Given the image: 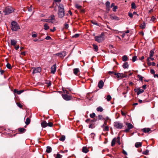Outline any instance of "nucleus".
<instances>
[{
  "instance_id": "4c0bfd02",
  "label": "nucleus",
  "mask_w": 158,
  "mask_h": 158,
  "mask_svg": "<svg viewBox=\"0 0 158 158\" xmlns=\"http://www.w3.org/2000/svg\"><path fill=\"white\" fill-rule=\"evenodd\" d=\"M110 2L109 1H107L106 3V5L107 8H109L110 7Z\"/></svg>"
},
{
  "instance_id": "c9c22d12",
  "label": "nucleus",
  "mask_w": 158,
  "mask_h": 158,
  "mask_svg": "<svg viewBox=\"0 0 158 158\" xmlns=\"http://www.w3.org/2000/svg\"><path fill=\"white\" fill-rule=\"evenodd\" d=\"M98 117L99 120H103L104 118L101 115H99L98 116Z\"/></svg>"
},
{
  "instance_id": "de8ad7c7",
  "label": "nucleus",
  "mask_w": 158,
  "mask_h": 158,
  "mask_svg": "<svg viewBox=\"0 0 158 158\" xmlns=\"http://www.w3.org/2000/svg\"><path fill=\"white\" fill-rule=\"evenodd\" d=\"M16 104L20 108H22L23 107V106L19 103H17Z\"/></svg>"
},
{
  "instance_id": "a19ab883",
  "label": "nucleus",
  "mask_w": 158,
  "mask_h": 158,
  "mask_svg": "<svg viewBox=\"0 0 158 158\" xmlns=\"http://www.w3.org/2000/svg\"><path fill=\"white\" fill-rule=\"evenodd\" d=\"M140 27L142 29H144L145 27V23H143V24H141L140 26Z\"/></svg>"
},
{
  "instance_id": "a18cd8bd",
  "label": "nucleus",
  "mask_w": 158,
  "mask_h": 158,
  "mask_svg": "<svg viewBox=\"0 0 158 158\" xmlns=\"http://www.w3.org/2000/svg\"><path fill=\"white\" fill-rule=\"evenodd\" d=\"M62 157V155H61L60 154L57 153L56 155V158H61Z\"/></svg>"
},
{
  "instance_id": "6e6552de",
  "label": "nucleus",
  "mask_w": 158,
  "mask_h": 158,
  "mask_svg": "<svg viewBox=\"0 0 158 158\" xmlns=\"http://www.w3.org/2000/svg\"><path fill=\"white\" fill-rule=\"evenodd\" d=\"M134 91L135 92H136L137 94L138 95L144 92V90L143 89H140L139 88L135 89H134Z\"/></svg>"
},
{
  "instance_id": "72a5a7b5",
  "label": "nucleus",
  "mask_w": 158,
  "mask_h": 158,
  "mask_svg": "<svg viewBox=\"0 0 158 158\" xmlns=\"http://www.w3.org/2000/svg\"><path fill=\"white\" fill-rule=\"evenodd\" d=\"M117 140H116L117 142L118 143V144H120L121 143L120 141V137L119 136H118L117 138L116 139Z\"/></svg>"
},
{
  "instance_id": "393cba45",
  "label": "nucleus",
  "mask_w": 158,
  "mask_h": 158,
  "mask_svg": "<svg viewBox=\"0 0 158 158\" xmlns=\"http://www.w3.org/2000/svg\"><path fill=\"white\" fill-rule=\"evenodd\" d=\"M128 57L126 55H124L123 56L122 60L124 61H126L128 60Z\"/></svg>"
},
{
  "instance_id": "0e129e2a",
  "label": "nucleus",
  "mask_w": 158,
  "mask_h": 158,
  "mask_svg": "<svg viewBox=\"0 0 158 158\" xmlns=\"http://www.w3.org/2000/svg\"><path fill=\"white\" fill-rule=\"evenodd\" d=\"M94 135H95L94 134V133H92L91 134L90 136H91V137L93 138V139H94Z\"/></svg>"
},
{
  "instance_id": "69168bd1",
  "label": "nucleus",
  "mask_w": 158,
  "mask_h": 158,
  "mask_svg": "<svg viewBox=\"0 0 158 158\" xmlns=\"http://www.w3.org/2000/svg\"><path fill=\"white\" fill-rule=\"evenodd\" d=\"M32 6H31L29 8H28V10L29 11H32Z\"/></svg>"
},
{
  "instance_id": "b1692460",
  "label": "nucleus",
  "mask_w": 158,
  "mask_h": 158,
  "mask_svg": "<svg viewBox=\"0 0 158 158\" xmlns=\"http://www.w3.org/2000/svg\"><path fill=\"white\" fill-rule=\"evenodd\" d=\"M79 72V69L78 68H75L73 69V73L75 75H77Z\"/></svg>"
},
{
  "instance_id": "a878e982",
  "label": "nucleus",
  "mask_w": 158,
  "mask_h": 158,
  "mask_svg": "<svg viewBox=\"0 0 158 158\" xmlns=\"http://www.w3.org/2000/svg\"><path fill=\"white\" fill-rule=\"evenodd\" d=\"M129 65L128 64V63L127 62H125L123 64V68L124 69L128 68V67Z\"/></svg>"
},
{
  "instance_id": "c03bdc74",
  "label": "nucleus",
  "mask_w": 158,
  "mask_h": 158,
  "mask_svg": "<svg viewBox=\"0 0 158 158\" xmlns=\"http://www.w3.org/2000/svg\"><path fill=\"white\" fill-rule=\"evenodd\" d=\"M156 19V18L154 16H152L150 19V21L153 22Z\"/></svg>"
},
{
  "instance_id": "4be33fe9",
  "label": "nucleus",
  "mask_w": 158,
  "mask_h": 158,
  "mask_svg": "<svg viewBox=\"0 0 158 158\" xmlns=\"http://www.w3.org/2000/svg\"><path fill=\"white\" fill-rule=\"evenodd\" d=\"M18 130L19 131L22 133H24L26 131V130L23 128H19Z\"/></svg>"
},
{
  "instance_id": "58836bf2",
  "label": "nucleus",
  "mask_w": 158,
  "mask_h": 158,
  "mask_svg": "<svg viewBox=\"0 0 158 158\" xmlns=\"http://www.w3.org/2000/svg\"><path fill=\"white\" fill-rule=\"evenodd\" d=\"M138 77L139 78V80L140 81H142L143 79V77L141 76L140 75H137Z\"/></svg>"
},
{
  "instance_id": "2eb2a0df",
  "label": "nucleus",
  "mask_w": 158,
  "mask_h": 158,
  "mask_svg": "<svg viewBox=\"0 0 158 158\" xmlns=\"http://www.w3.org/2000/svg\"><path fill=\"white\" fill-rule=\"evenodd\" d=\"M117 139L116 138H114L112 140L111 143V146H113L115 144L116 142V141Z\"/></svg>"
},
{
  "instance_id": "bf43d9fd",
  "label": "nucleus",
  "mask_w": 158,
  "mask_h": 158,
  "mask_svg": "<svg viewBox=\"0 0 158 158\" xmlns=\"http://www.w3.org/2000/svg\"><path fill=\"white\" fill-rule=\"evenodd\" d=\"M150 73L151 74H154L155 73V71L153 69H151L150 70Z\"/></svg>"
},
{
  "instance_id": "423d86ee",
  "label": "nucleus",
  "mask_w": 158,
  "mask_h": 158,
  "mask_svg": "<svg viewBox=\"0 0 158 158\" xmlns=\"http://www.w3.org/2000/svg\"><path fill=\"white\" fill-rule=\"evenodd\" d=\"M55 55L59 56L61 58H63V57L66 55V52H61L56 53L55 54Z\"/></svg>"
},
{
  "instance_id": "2f4dec72",
  "label": "nucleus",
  "mask_w": 158,
  "mask_h": 158,
  "mask_svg": "<svg viewBox=\"0 0 158 158\" xmlns=\"http://www.w3.org/2000/svg\"><path fill=\"white\" fill-rule=\"evenodd\" d=\"M131 8L132 9H135L136 8V6L135 3L132 2L131 4Z\"/></svg>"
},
{
  "instance_id": "603ef678",
  "label": "nucleus",
  "mask_w": 158,
  "mask_h": 158,
  "mask_svg": "<svg viewBox=\"0 0 158 158\" xmlns=\"http://www.w3.org/2000/svg\"><path fill=\"white\" fill-rule=\"evenodd\" d=\"M128 15L131 18H132L133 17V14L130 12L128 13Z\"/></svg>"
},
{
  "instance_id": "6e6d98bb",
  "label": "nucleus",
  "mask_w": 158,
  "mask_h": 158,
  "mask_svg": "<svg viewBox=\"0 0 158 158\" xmlns=\"http://www.w3.org/2000/svg\"><path fill=\"white\" fill-rule=\"evenodd\" d=\"M81 6L79 5L78 4H76L75 5V7L77 9H80L81 8Z\"/></svg>"
},
{
  "instance_id": "7c9ffc66",
  "label": "nucleus",
  "mask_w": 158,
  "mask_h": 158,
  "mask_svg": "<svg viewBox=\"0 0 158 158\" xmlns=\"http://www.w3.org/2000/svg\"><path fill=\"white\" fill-rule=\"evenodd\" d=\"M44 29L45 30H47L49 29V27L48 26V24H47V23H45L44 24Z\"/></svg>"
},
{
  "instance_id": "c756f323",
  "label": "nucleus",
  "mask_w": 158,
  "mask_h": 158,
  "mask_svg": "<svg viewBox=\"0 0 158 158\" xmlns=\"http://www.w3.org/2000/svg\"><path fill=\"white\" fill-rule=\"evenodd\" d=\"M97 110L98 111L101 112L103 111V109L101 106H99L97 108Z\"/></svg>"
},
{
  "instance_id": "4d7b16f0",
  "label": "nucleus",
  "mask_w": 158,
  "mask_h": 158,
  "mask_svg": "<svg viewBox=\"0 0 158 158\" xmlns=\"http://www.w3.org/2000/svg\"><path fill=\"white\" fill-rule=\"evenodd\" d=\"M50 19L51 20V22L52 20H53L55 19V16L54 15H52L50 17Z\"/></svg>"
},
{
  "instance_id": "39448f33",
  "label": "nucleus",
  "mask_w": 158,
  "mask_h": 158,
  "mask_svg": "<svg viewBox=\"0 0 158 158\" xmlns=\"http://www.w3.org/2000/svg\"><path fill=\"white\" fill-rule=\"evenodd\" d=\"M114 126L116 128L121 129L123 127V124L117 121L114 123Z\"/></svg>"
},
{
  "instance_id": "7ed1b4c3",
  "label": "nucleus",
  "mask_w": 158,
  "mask_h": 158,
  "mask_svg": "<svg viewBox=\"0 0 158 158\" xmlns=\"http://www.w3.org/2000/svg\"><path fill=\"white\" fill-rule=\"evenodd\" d=\"M14 10L12 7L8 6L5 8L3 12L4 13L5 15H8L13 12L14 11Z\"/></svg>"
},
{
  "instance_id": "052dcab7",
  "label": "nucleus",
  "mask_w": 158,
  "mask_h": 158,
  "mask_svg": "<svg viewBox=\"0 0 158 158\" xmlns=\"http://www.w3.org/2000/svg\"><path fill=\"white\" fill-rule=\"evenodd\" d=\"M44 21H45V22H51V20L50 19H44Z\"/></svg>"
},
{
  "instance_id": "dca6fc26",
  "label": "nucleus",
  "mask_w": 158,
  "mask_h": 158,
  "mask_svg": "<svg viewBox=\"0 0 158 158\" xmlns=\"http://www.w3.org/2000/svg\"><path fill=\"white\" fill-rule=\"evenodd\" d=\"M126 125L127 126V128L130 129L134 127L133 125L129 123H127Z\"/></svg>"
},
{
  "instance_id": "8fccbe9b",
  "label": "nucleus",
  "mask_w": 158,
  "mask_h": 158,
  "mask_svg": "<svg viewBox=\"0 0 158 158\" xmlns=\"http://www.w3.org/2000/svg\"><path fill=\"white\" fill-rule=\"evenodd\" d=\"M53 126V123L51 122H49L48 123V126L50 127H52Z\"/></svg>"
},
{
  "instance_id": "bb28decb",
  "label": "nucleus",
  "mask_w": 158,
  "mask_h": 158,
  "mask_svg": "<svg viewBox=\"0 0 158 158\" xmlns=\"http://www.w3.org/2000/svg\"><path fill=\"white\" fill-rule=\"evenodd\" d=\"M65 137L64 135H63L61 136V137L60 138L59 140L62 141H64L65 140Z\"/></svg>"
},
{
  "instance_id": "09e8293b",
  "label": "nucleus",
  "mask_w": 158,
  "mask_h": 158,
  "mask_svg": "<svg viewBox=\"0 0 158 158\" xmlns=\"http://www.w3.org/2000/svg\"><path fill=\"white\" fill-rule=\"evenodd\" d=\"M23 90H20L19 91H17V94H21L22 93H23Z\"/></svg>"
},
{
  "instance_id": "4468645a",
  "label": "nucleus",
  "mask_w": 158,
  "mask_h": 158,
  "mask_svg": "<svg viewBox=\"0 0 158 158\" xmlns=\"http://www.w3.org/2000/svg\"><path fill=\"white\" fill-rule=\"evenodd\" d=\"M41 125L43 127H45L48 126V123L45 121H44L41 123Z\"/></svg>"
},
{
  "instance_id": "5701e85b",
  "label": "nucleus",
  "mask_w": 158,
  "mask_h": 158,
  "mask_svg": "<svg viewBox=\"0 0 158 158\" xmlns=\"http://www.w3.org/2000/svg\"><path fill=\"white\" fill-rule=\"evenodd\" d=\"M103 128L104 131H108L109 130V127L108 126H105L104 127H102Z\"/></svg>"
},
{
  "instance_id": "473e14b6",
  "label": "nucleus",
  "mask_w": 158,
  "mask_h": 158,
  "mask_svg": "<svg viewBox=\"0 0 158 158\" xmlns=\"http://www.w3.org/2000/svg\"><path fill=\"white\" fill-rule=\"evenodd\" d=\"M149 152V150L147 149L145 151H143L142 153L144 155H148V154Z\"/></svg>"
},
{
  "instance_id": "1a4fd4ad",
  "label": "nucleus",
  "mask_w": 158,
  "mask_h": 158,
  "mask_svg": "<svg viewBox=\"0 0 158 158\" xmlns=\"http://www.w3.org/2000/svg\"><path fill=\"white\" fill-rule=\"evenodd\" d=\"M41 69L40 67H38L37 68H34L32 72V73L34 74L41 72Z\"/></svg>"
},
{
  "instance_id": "ddd939ff",
  "label": "nucleus",
  "mask_w": 158,
  "mask_h": 158,
  "mask_svg": "<svg viewBox=\"0 0 158 158\" xmlns=\"http://www.w3.org/2000/svg\"><path fill=\"white\" fill-rule=\"evenodd\" d=\"M114 75H116V77L118 78H123V73H114Z\"/></svg>"
},
{
  "instance_id": "e433bc0d",
  "label": "nucleus",
  "mask_w": 158,
  "mask_h": 158,
  "mask_svg": "<svg viewBox=\"0 0 158 158\" xmlns=\"http://www.w3.org/2000/svg\"><path fill=\"white\" fill-rule=\"evenodd\" d=\"M111 99V97L110 95H108L106 98L107 100L108 101H109Z\"/></svg>"
},
{
  "instance_id": "774afa93",
  "label": "nucleus",
  "mask_w": 158,
  "mask_h": 158,
  "mask_svg": "<svg viewBox=\"0 0 158 158\" xmlns=\"http://www.w3.org/2000/svg\"><path fill=\"white\" fill-rule=\"evenodd\" d=\"M121 114L123 116H125L126 114L124 113L123 111H121Z\"/></svg>"
},
{
  "instance_id": "79ce46f5",
  "label": "nucleus",
  "mask_w": 158,
  "mask_h": 158,
  "mask_svg": "<svg viewBox=\"0 0 158 158\" xmlns=\"http://www.w3.org/2000/svg\"><path fill=\"white\" fill-rule=\"evenodd\" d=\"M137 58V57L136 56H133L132 57V61L133 62H134L136 60Z\"/></svg>"
},
{
  "instance_id": "5fc2aeb1",
  "label": "nucleus",
  "mask_w": 158,
  "mask_h": 158,
  "mask_svg": "<svg viewBox=\"0 0 158 158\" xmlns=\"http://www.w3.org/2000/svg\"><path fill=\"white\" fill-rule=\"evenodd\" d=\"M117 9V7L116 6H114V8L113 9V10L114 11H116V9Z\"/></svg>"
},
{
  "instance_id": "3c124183",
  "label": "nucleus",
  "mask_w": 158,
  "mask_h": 158,
  "mask_svg": "<svg viewBox=\"0 0 158 158\" xmlns=\"http://www.w3.org/2000/svg\"><path fill=\"white\" fill-rule=\"evenodd\" d=\"M107 124V121H106V120H105V121L104 122V123L101 126L102 127H104V126H105Z\"/></svg>"
},
{
  "instance_id": "9d476101",
  "label": "nucleus",
  "mask_w": 158,
  "mask_h": 158,
  "mask_svg": "<svg viewBox=\"0 0 158 158\" xmlns=\"http://www.w3.org/2000/svg\"><path fill=\"white\" fill-rule=\"evenodd\" d=\"M110 19L112 20H114L116 21H118L119 20V19L118 17L113 14L111 15L110 16Z\"/></svg>"
},
{
  "instance_id": "c85d7f7f",
  "label": "nucleus",
  "mask_w": 158,
  "mask_h": 158,
  "mask_svg": "<svg viewBox=\"0 0 158 158\" xmlns=\"http://www.w3.org/2000/svg\"><path fill=\"white\" fill-rule=\"evenodd\" d=\"M93 45L94 51L95 52H97L98 49V46L94 44Z\"/></svg>"
},
{
  "instance_id": "f704fd0d",
  "label": "nucleus",
  "mask_w": 158,
  "mask_h": 158,
  "mask_svg": "<svg viewBox=\"0 0 158 158\" xmlns=\"http://www.w3.org/2000/svg\"><path fill=\"white\" fill-rule=\"evenodd\" d=\"M154 51L152 50H151L150 52V54H149L150 57L153 56L154 55Z\"/></svg>"
},
{
  "instance_id": "6ab92c4d",
  "label": "nucleus",
  "mask_w": 158,
  "mask_h": 158,
  "mask_svg": "<svg viewBox=\"0 0 158 158\" xmlns=\"http://www.w3.org/2000/svg\"><path fill=\"white\" fill-rule=\"evenodd\" d=\"M52 150V148L50 147L47 146V147L46 152L48 153H49L51 152Z\"/></svg>"
},
{
  "instance_id": "f3484780",
  "label": "nucleus",
  "mask_w": 158,
  "mask_h": 158,
  "mask_svg": "<svg viewBox=\"0 0 158 158\" xmlns=\"http://www.w3.org/2000/svg\"><path fill=\"white\" fill-rule=\"evenodd\" d=\"M142 130L144 133H148L150 131V129L149 128H145L143 129Z\"/></svg>"
},
{
  "instance_id": "864d4df0",
  "label": "nucleus",
  "mask_w": 158,
  "mask_h": 158,
  "mask_svg": "<svg viewBox=\"0 0 158 158\" xmlns=\"http://www.w3.org/2000/svg\"><path fill=\"white\" fill-rule=\"evenodd\" d=\"M64 28L66 29H67L69 28V24L65 23L64 24Z\"/></svg>"
},
{
  "instance_id": "a211bd4d",
  "label": "nucleus",
  "mask_w": 158,
  "mask_h": 158,
  "mask_svg": "<svg viewBox=\"0 0 158 158\" xmlns=\"http://www.w3.org/2000/svg\"><path fill=\"white\" fill-rule=\"evenodd\" d=\"M142 143L140 142H136L135 143V146L136 148H138L142 146Z\"/></svg>"
},
{
  "instance_id": "ea45409f",
  "label": "nucleus",
  "mask_w": 158,
  "mask_h": 158,
  "mask_svg": "<svg viewBox=\"0 0 158 158\" xmlns=\"http://www.w3.org/2000/svg\"><path fill=\"white\" fill-rule=\"evenodd\" d=\"M6 66L7 68H8L9 69H11V68H12V67L11 66L10 64H9V63H8L6 65Z\"/></svg>"
},
{
  "instance_id": "e2e57ef3",
  "label": "nucleus",
  "mask_w": 158,
  "mask_h": 158,
  "mask_svg": "<svg viewBox=\"0 0 158 158\" xmlns=\"http://www.w3.org/2000/svg\"><path fill=\"white\" fill-rule=\"evenodd\" d=\"M37 36V35L36 34H33L32 35V37L33 38H35Z\"/></svg>"
},
{
  "instance_id": "49530a36",
  "label": "nucleus",
  "mask_w": 158,
  "mask_h": 158,
  "mask_svg": "<svg viewBox=\"0 0 158 158\" xmlns=\"http://www.w3.org/2000/svg\"><path fill=\"white\" fill-rule=\"evenodd\" d=\"M80 35V34H76L75 35H74L73 36V38H77Z\"/></svg>"
},
{
  "instance_id": "680f3d73",
  "label": "nucleus",
  "mask_w": 158,
  "mask_h": 158,
  "mask_svg": "<svg viewBox=\"0 0 158 158\" xmlns=\"http://www.w3.org/2000/svg\"><path fill=\"white\" fill-rule=\"evenodd\" d=\"M63 90L64 93H66V94H69V92L67 90H64V89H63Z\"/></svg>"
},
{
  "instance_id": "412c9836",
  "label": "nucleus",
  "mask_w": 158,
  "mask_h": 158,
  "mask_svg": "<svg viewBox=\"0 0 158 158\" xmlns=\"http://www.w3.org/2000/svg\"><path fill=\"white\" fill-rule=\"evenodd\" d=\"M17 41L15 40H11V44L12 45L15 46L16 45Z\"/></svg>"
},
{
  "instance_id": "f257e3e1",
  "label": "nucleus",
  "mask_w": 158,
  "mask_h": 158,
  "mask_svg": "<svg viewBox=\"0 0 158 158\" xmlns=\"http://www.w3.org/2000/svg\"><path fill=\"white\" fill-rule=\"evenodd\" d=\"M58 15L60 18H62L64 15V6L62 4H60L58 7Z\"/></svg>"
},
{
  "instance_id": "cd10ccee",
  "label": "nucleus",
  "mask_w": 158,
  "mask_h": 158,
  "mask_svg": "<svg viewBox=\"0 0 158 158\" xmlns=\"http://www.w3.org/2000/svg\"><path fill=\"white\" fill-rule=\"evenodd\" d=\"M30 122V119L29 118H27L26 119V121L25 122L27 125H28Z\"/></svg>"
},
{
  "instance_id": "9b49d317",
  "label": "nucleus",
  "mask_w": 158,
  "mask_h": 158,
  "mask_svg": "<svg viewBox=\"0 0 158 158\" xmlns=\"http://www.w3.org/2000/svg\"><path fill=\"white\" fill-rule=\"evenodd\" d=\"M56 64H54L51 68V73L54 74L56 70Z\"/></svg>"
},
{
  "instance_id": "f03ea898",
  "label": "nucleus",
  "mask_w": 158,
  "mask_h": 158,
  "mask_svg": "<svg viewBox=\"0 0 158 158\" xmlns=\"http://www.w3.org/2000/svg\"><path fill=\"white\" fill-rule=\"evenodd\" d=\"M11 25V29L13 31H16L20 28L18 23L15 21H13Z\"/></svg>"
},
{
  "instance_id": "f8f14e48",
  "label": "nucleus",
  "mask_w": 158,
  "mask_h": 158,
  "mask_svg": "<svg viewBox=\"0 0 158 158\" xmlns=\"http://www.w3.org/2000/svg\"><path fill=\"white\" fill-rule=\"evenodd\" d=\"M104 85V82L102 80H100L98 83V86L100 88H102Z\"/></svg>"
},
{
  "instance_id": "20e7f679",
  "label": "nucleus",
  "mask_w": 158,
  "mask_h": 158,
  "mask_svg": "<svg viewBox=\"0 0 158 158\" xmlns=\"http://www.w3.org/2000/svg\"><path fill=\"white\" fill-rule=\"evenodd\" d=\"M104 33L102 32L101 35L95 37V40L98 43H100L104 40Z\"/></svg>"
},
{
  "instance_id": "13d9d810",
  "label": "nucleus",
  "mask_w": 158,
  "mask_h": 158,
  "mask_svg": "<svg viewBox=\"0 0 158 158\" xmlns=\"http://www.w3.org/2000/svg\"><path fill=\"white\" fill-rule=\"evenodd\" d=\"M46 40H50L51 39V37L49 36H47L45 38Z\"/></svg>"
},
{
  "instance_id": "37998d69",
  "label": "nucleus",
  "mask_w": 158,
  "mask_h": 158,
  "mask_svg": "<svg viewBox=\"0 0 158 158\" xmlns=\"http://www.w3.org/2000/svg\"><path fill=\"white\" fill-rule=\"evenodd\" d=\"M95 116V114L94 113H93L92 114H90V117L92 118H94Z\"/></svg>"
},
{
  "instance_id": "0eeeda50",
  "label": "nucleus",
  "mask_w": 158,
  "mask_h": 158,
  "mask_svg": "<svg viewBox=\"0 0 158 158\" xmlns=\"http://www.w3.org/2000/svg\"><path fill=\"white\" fill-rule=\"evenodd\" d=\"M62 96L63 98L66 101H69L71 100L72 98L67 94H62Z\"/></svg>"
},
{
  "instance_id": "338daca9",
  "label": "nucleus",
  "mask_w": 158,
  "mask_h": 158,
  "mask_svg": "<svg viewBox=\"0 0 158 158\" xmlns=\"http://www.w3.org/2000/svg\"><path fill=\"white\" fill-rule=\"evenodd\" d=\"M130 130V129H129V128H127V129H126L124 130V131H125V132H128L129 131V130Z\"/></svg>"
},
{
  "instance_id": "aec40b11",
  "label": "nucleus",
  "mask_w": 158,
  "mask_h": 158,
  "mask_svg": "<svg viewBox=\"0 0 158 158\" xmlns=\"http://www.w3.org/2000/svg\"><path fill=\"white\" fill-rule=\"evenodd\" d=\"M82 151L84 153H87L89 151V150L86 147H84L82 148Z\"/></svg>"
}]
</instances>
